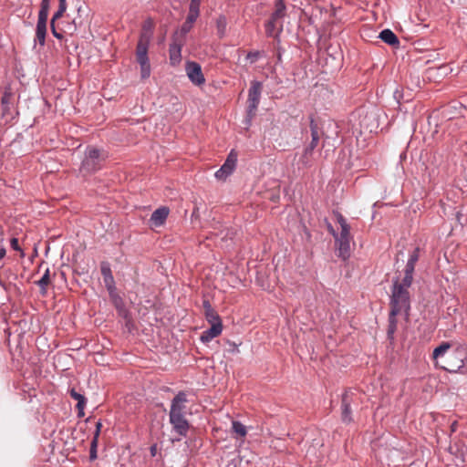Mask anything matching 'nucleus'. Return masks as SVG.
<instances>
[{"mask_svg":"<svg viewBox=\"0 0 467 467\" xmlns=\"http://www.w3.org/2000/svg\"><path fill=\"white\" fill-rule=\"evenodd\" d=\"M420 257V248L416 247L409 255L404 269L397 271L392 279V292H407L411 287L415 265Z\"/></svg>","mask_w":467,"mask_h":467,"instance_id":"nucleus-1","label":"nucleus"},{"mask_svg":"<svg viewBox=\"0 0 467 467\" xmlns=\"http://www.w3.org/2000/svg\"><path fill=\"white\" fill-rule=\"evenodd\" d=\"M204 316L208 323L211 325L217 322H222L219 315L213 308L205 311Z\"/></svg>","mask_w":467,"mask_h":467,"instance_id":"nucleus-28","label":"nucleus"},{"mask_svg":"<svg viewBox=\"0 0 467 467\" xmlns=\"http://www.w3.org/2000/svg\"><path fill=\"white\" fill-rule=\"evenodd\" d=\"M76 29H77V26H76V25H75V24H73L72 26H68V33H69L70 35H72V34L76 31Z\"/></svg>","mask_w":467,"mask_h":467,"instance_id":"nucleus-46","label":"nucleus"},{"mask_svg":"<svg viewBox=\"0 0 467 467\" xmlns=\"http://www.w3.org/2000/svg\"><path fill=\"white\" fill-rule=\"evenodd\" d=\"M101 274L104 277V281L108 286V289L110 290V285L113 283V276L111 274V269L108 263L103 262L100 266Z\"/></svg>","mask_w":467,"mask_h":467,"instance_id":"nucleus-22","label":"nucleus"},{"mask_svg":"<svg viewBox=\"0 0 467 467\" xmlns=\"http://www.w3.org/2000/svg\"><path fill=\"white\" fill-rule=\"evenodd\" d=\"M260 56L259 51H251L246 55V59L250 60L251 63H254Z\"/></svg>","mask_w":467,"mask_h":467,"instance_id":"nucleus-40","label":"nucleus"},{"mask_svg":"<svg viewBox=\"0 0 467 467\" xmlns=\"http://www.w3.org/2000/svg\"><path fill=\"white\" fill-rule=\"evenodd\" d=\"M140 66L141 78H148L150 75V65L149 58L137 60Z\"/></svg>","mask_w":467,"mask_h":467,"instance_id":"nucleus-25","label":"nucleus"},{"mask_svg":"<svg viewBox=\"0 0 467 467\" xmlns=\"http://www.w3.org/2000/svg\"><path fill=\"white\" fill-rule=\"evenodd\" d=\"M267 23H272L273 25L278 26V33L283 31V20L276 18L271 15Z\"/></svg>","mask_w":467,"mask_h":467,"instance_id":"nucleus-39","label":"nucleus"},{"mask_svg":"<svg viewBox=\"0 0 467 467\" xmlns=\"http://www.w3.org/2000/svg\"><path fill=\"white\" fill-rule=\"evenodd\" d=\"M354 392L348 390L342 395L341 400V418L344 422L349 423L352 421L351 417V402L353 400Z\"/></svg>","mask_w":467,"mask_h":467,"instance_id":"nucleus-13","label":"nucleus"},{"mask_svg":"<svg viewBox=\"0 0 467 467\" xmlns=\"http://www.w3.org/2000/svg\"><path fill=\"white\" fill-rule=\"evenodd\" d=\"M169 215V209L167 207H160L156 209L150 216L151 223L158 227L162 225Z\"/></svg>","mask_w":467,"mask_h":467,"instance_id":"nucleus-17","label":"nucleus"},{"mask_svg":"<svg viewBox=\"0 0 467 467\" xmlns=\"http://www.w3.org/2000/svg\"><path fill=\"white\" fill-rule=\"evenodd\" d=\"M309 119H310L309 127H310V131H311V141L308 145L316 149V147L318 145L320 136L323 134V131L318 127V125L316 123V121L312 116Z\"/></svg>","mask_w":467,"mask_h":467,"instance_id":"nucleus-19","label":"nucleus"},{"mask_svg":"<svg viewBox=\"0 0 467 467\" xmlns=\"http://www.w3.org/2000/svg\"><path fill=\"white\" fill-rule=\"evenodd\" d=\"M314 150H315V148H313L309 145L305 148L304 152H303L302 156L300 157V162L303 165H305V166L310 165Z\"/></svg>","mask_w":467,"mask_h":467,"instance_id":"nucleus-26","label":"nucleus"},{"mask_svg":"<svg viewBox=\"0 0 467 467\" xmlns=\"http://www.w3.org/2000/svg\"><path fill=\"white\" fill-rule=\"evenodd\" d=\"M184 44L183 39H179L177 36H173L172 42L170 45L169 54L171 64L178 65L182 60V47Z\"/></svg>","mask_w":467,"mask_h":467,"instance_id":"nucleus-12","label":"nucleus"},{"mask_svg":"<svg viewBox=\"0 0 467 467\" xmlns=\"http://www.w3.org/2000/svg\"><path fill=\"white\" fill-rule=\"evenodd\" d=\"M200 15L199 11L189 9V14L187 16L186 21L188 25L192 26V24L196 21Z\"/></svg>","mask_w":467,"mask_h":467,"instance_id":"nucleus-35","label":"nucleus"},{"mask_svg":"<svg viewBox=\"0 0 467 467\" xmlns=\"http://www.w3.org/2000/svg\"><path fill=\"white\" fill-rule=\"evenodd\" d=\"M100 152L97 149H89L86 152V157L82 161V169L88 172H93L99 169Z\"/></svg>","mask_w":467,"mask_h":467,"instance_id":"nucleus-8","label":"nucleus"},{"mask_svg":"<svg viewBox=\"0 0 467 467\" xmlns=\"http://www.w3.org/2000/svg\"><path fill=\"white\" fill-rule=\"evenodd\" d=\"M98 443H99V441H97V438H93L91 441L90 449H89V460L90 461H94L98 458V454H97Z\"/></svg>","mask_w":467,"mask_h":467,"instance_id":"nucleus-32","label":"nucleus"},{"mask_svg":"<svg viewBox=\"0 0 467 467\" xmlns=\"http://www.w3.org/2000/svg\"><path fill=\"white\" fill-rule=\"evenodd\" d=\"M202 0H191L190 7L191 10H196L200 12V5Z\"/></svg>","mask_w":467,"mask_h":467,"instance_id":"nucleus-42","label":"nucleus"},{"mask_svg":"<svg viewBox=\"0 0 467 467\" xmlns=\"http://www.w3.org/2000/svg\"><path fill=\"white\" fill-rule=\"evenodd\" d=\"M150 453L152 456L155 455V453H156V446L155 445L150 447Z\"/></svg>","mask_w":467,"mask_h":467,"instance_id":"nucleus-48","label":"nucleus"},{"mask_svg":"<svg viewBox=\"0 0 467 467\" xmlns=\"http://www.w3.org/2000/svg\"><path fill=\"white\" fill-rule=\"evenodd\" d=\"M11 93L8 90H5L4 92L3 97L1 98V104L3 108L2 116L6 117L9 114L10 109V99H11Z\"/></svg>","mask_w":467,"mask_h":467,"instance_id":"nucleus-24","label":"nucleus"},{"mask_svg":"<svg viewBox=\"0 0 467 467\" xmlns=\"http://www.w3.org/2000/svg\"><path fill=\"white\" fill-rule=\"evenodd\" d=\"M202 306H203L204 312L207 311L208 309L213 308L212 305L210 304V302L208 300H203Z\"/></svg>","mask_w":467,"mask_h":467,"instance_id":"nucleus-45","label":"nucleus"},{"mask_svg":"<svg viewBox=\"0 0 467 467\" xmlns=\"http://www.w3.org/2000/svg\"><path fill=\"white\" fill-rule=\"evenodd\" d=\"M50 27H51V32L53 34V36L57 38V39H62L63 38V35L62 33L58 32L56 28V26H55V22H53V20L51 19V23H50Z\"/></svg>","mask_w":467,"mask_h":467,"instance_id":"nucleus-41","label":"nucleus"},{"mask_svg":"<svg viewBox=\"0 0 467 467\" xmlns=\"http://www.w3.org/2000/svg\"><path fill=\"white\" fill-rule=\"evenodd\" d=\"M467 365V348L459 346L448 353L440 368L451 372H462V368Z\"/></svg>","mask_w":467,"mask_h":467,"instance_id":"nucleus-3","label":"nucleus"},{"mask_svg":"<svg viewBox=\"0 0 467 467\" xmlns=\"http://www.w3.org/2000/svg\"><path fill=\"white\" fill-rule=\"evenodd\" d=\"M267 23H272L273 25L278 26V33L283 31V20L276 18L271 15Z\"/></svg>","mask_w":467,"mask_h":467,"instance_id":"nucleus-38","label":"nucleus"},{"mask_svg":"<svg viewBox=\"0 0 467 467\" xmlns=\"http://www.w3.org/2000/svg\"><path fill=\"white\" fill-rule=\"evenodd\" d=\"M68 392H69L70 397L78 401V403H77L78 416L79 418L83 417L85 415L84 409L87 404V399L85 398V396L83 394L77 391L74 388L70 389L68 390Z\"/></svg>","mask_w":467,"mask_h":467,"instance_id":"nucleus-18","label":"nucleus"},{"mask_svg":"<svg viewBox=\"0 0 467 467\" xmlns=\"http://www.w3.org/2000/svg\"><path fill=\"white\" fill-rule=\"evenodd\" d=\"M217 28L220 36L222 37L224 35L226 28V19L224 16H221L217 20Z\"/></svg>","mask_w":467,"mask_h":467,"instance_id":"nucleus-34","label":"nucleus"},{"mask_svg":"<svg viewBox=\"0 0 467 467\" xmlns=\"http://www.w3.org/2000/svg\"><path fill=\"white\" fill-rule=\"evenodd\" d=\"M451 344L449 342H442L440 346L434 348L432 352V358L436 361V365L440 366L439 359L448 355V351L451 348Z\"/></svg>","mask_w":467,"mask_h":467,"instance_id":"nucleus-21","label":"nucleus"},{"mask_svg":"<svg viewBox=\"0 0 467 467\" xmlns=\"http://www.w3.org/2000/svg\"><path fill=\"white\" fill-rule=\"evenodd\" d=\"M285 5L284 0H275V11L272 13V16L283 20L285 16Z\"/></svg>","mask_w":467,"mask_h":467,"instance_id":"nucleus-23","label":"nucleus"},{"mask_svg":"<svg viewBox=\"0 0 467 467\" xmlns=\"http://www.w3.org/2000/svg\"><path fill=\"white\" fill-rule=\"evenodd\" d=\"M6 251L5 247L0 248V260L5 256Z\"/></svg>","mask_w":467,"mask_h":467,"instance_id":"nucleus-47","label":"nucleus"},{"mask_svg":"<svg viewBox=\"0 0 467 467\" xmlns=\"http://www.w3.org/2000/svg\"><path fill=\"white\" fill-rule=\"evenodd\" d=\"M50 283L49 270L47 269L43 276L37 281L39 286L43 289H47V285Z\"/></svg>","mask_w":467,"mask_h":467,"instance_id":"nucleus-33","label":"nucleus"},{"mask_svg":"<svg viewBox=\"0 0 467 467\" xmlns=\"http://www.w3.org/2000/svg\"><path fill=\"white\" fill-rule=\"evenodd\" d=\"M223 331L222 322L212 324L211 327L203 331L201 335V341L208 343L214 337H218Z\"/></svg>","mask_w":467,"mask_h":467,"instance_id":"nucleus-15","label":"nucleus"},{"mask_svg":"<svg viewBox=\"0 0 467 467\" xmlns=\"http://www.w3.org/2000/svg\"><path fill=\"white\" fill-rule=\"evenodd\" d=\"M237 155L231 151L222 167L216 171L214 176L218 180H225L235 169Z\"/></svg>","mask_w":467,"mask_h":467,"instance_id":"nucleus-9","label":"nucleus"},{"mask_svg":"<svg viewBox=\"0 0 467 467\" xmlns=\"http://www.w3.org/2000/svg\"><path fill=\"white\" fill-rule=\"evenodd\" d=\"M379 37L386 44L396 47L400 44L398 36L390 29H384L379 33Z\"/></svg>","mask_w":467,"mask_h":467,"instance_id":"nucleus-20","label":"nucleus"},{"mask_svg":"<svg viewBox=\"0 0 467 467\" xmlns=\"http://www.w3.org/2000/svg\"><path fill=\"white\" fill-rule=\"evenodd\" d=\"M185 70L189 79L196 86H202L205 83V78L202 74L200 64L194 61H188Z\"/></svg>","mask_w":467,"mask_h":467,"instance_id":"nucleus-7","label":"nucleus"},{"mask_svg":"<svg viewBox=\"0 0 467 467\" xmlns=\"http://www.w3.org/2000/svg\"><path fill=\"white\" fill-rule=\"evenodd\" d=\"M150 36L147 33H141L140 36L139 42L137 44L136 48V57L137 60L140 59H147L148 57V48L150 45Z\"/></svg>","mask_w":467,"mask_h":467,"instance_id":"nucleus-14","label":"nucleus"},{"mask_svg":"<svg viewBox=\"0 0 467 467\" xmlns=\"http://www.w3.org/2000/svg\"><path fill=\"white\" fill-rule=\"evenodd\" d=\"M389 304L390 316L396 317L398 315H402L407 321L409 320L410 310L409 294H391Z\"/></svg>","mask_w":467,"mask_h":467,"instance_id":"nucleus-5","label":"nucleus"},{"mask_svg":"<svg viewBox=\"0 0 467 467\" xmlns=\"http://www.w3.org/2000/svg\"><path fill=\"white\" fill-rule=\"evenodd\" d=\"M112 303L114 304L115 307L117 308L119 315L122 317L124 319L129 320L130 319V312L124 303L123 298L120 296L119 294H109Z\"/></svg>","mask_w":467,"mask_h":467,"instance_id":"nucleus-16","label":"nucleus"},{"mask_svg":"<svg viewBox=\"0 0 467 467\" xmlns=\"http://www.w3.org/2000/svg\"><path fill=\"white\" fill-rule=\"evenodd\" d=\"M265 34L271 37H277L280 33H278V26L273 25L272 23H265Z\"/></svg>","mask_w":467,"mask_h":467,"instance_id":"nucleus-31","label":"nucleus"},{"mask_svg":"<svg viewBox=\"0 0 467 467\" xmlns=\"http://www.w3.org/2000/svg\"><path fill=\"white\" fill-rule=\"evenodd\" d=\"M10 245H11L12 249H14L15 251L20 252L21 257L25 256V254H24L23 250L21 249V247H20V245L18 244V239L17 238L13 237L10 240Z\"/></svg>","mask_w":467,"mask_h":467,"instance_id":"nucleus-37","label":"nucleus"},{"mask_svg":"<svg viewBox=\"0 0 467 467\" xmlns=\"http://www.w3.org/2000/svg\"><path fill=\"white\" fill-rule=\"evenodd\" d=\"M397 330V319L396 317L390 316L389 317V326L387 330L388 338L390 340L394 339V334Z\"/></svg>","mask_w":467,"mask_h":467,"instance_id":"nucleus-27","label":"nucleus"},{"mask_svg":"<svg viewBox=\"0 0 467 467\" xmlns=\"http://www.w3.org/2000/svg\"><path fill=\"white\" fill-rule=\"evenodd\" d=\"M50 7V0H42L36 28V38L40 46H45L47 35V24Z\"/></svg>","mask_w":467,"mask_h":467,"instance_id":"nucleus-6","label":"nucleus"},{"mask_svg":"<svg viewBox=\"0 0 467 467\" xmlns=\"http://www.w3.org/2000/svg\"><path fill=\"white\" fill-rule=\"evenodd\" d=\"M169 420L175 433L181 437L187 436L190 424L185 415H169Z\"/></svg>","mask_w":467,"mask_h":467,"instance_id":"nucleus-10","label":"nucleus"},{"mask_svg":"<svg viewBox=\"0 0 467 467\" xmlns=\"http://www.w3.org/2000/svg\"><path fill=\"white\" fill-rule=\"evenodd\" d=\"M192 26L188 25L187 22H184L183 25L181 27L180 35L176 33L174 36H177L179 39H183L185 35L192 29Z\"/></svg>","mask_w":467,"mask_h":467,"instance_id":"nucleus-36","label":"nucleus"},{"mask_svg":"<svg viewBox=\"0 0 467 467\" xmlns=\"http://www.w3.org/2000/svg\"><path fill=\"white\" fill-rule=\"evenodd\" d=\"M101 427H102V423L99 420L96 423V430H95L94 436H93V438H97V441H99V434H100Z\"/></svg>","mask_w":467,"mask_h":467,"instance_id":"nucleus-43","label":"nucleus"},{"mask_svg":"<svg viewBox=\"0 0 467 467\" xmlns=\"http://www.w3.org/2000/svg\"><path fill=\"white\" fill-rule=\"evenodd\" d=\"M327 230L328 232L333 235V237L335 238L336 235L337 234V233L335 231V229L333 228L332 224L330 223H327Z\"/></svg>","mask_w":467,"mask_h":467,"instance_id":"nucleus-44","label":"nucleus"},{"mask_svg":"<svg viewBox=\"0 0 467 467\" xmlns=\"http://www.w3.org/2000/svg\"><path fill=\"white\" fill-rule=\"evenodd\" d=\"M233 431L241 437H244L247 433L246 427L240 421L234 420L232 423Z\"/></svg>","mask_w":467,"mask_h":467,"instance_id":"nucleus-29","label":"nucleus"},{"mask_svg":"<svg viewBox=\"0 0 467 467\" xmlns=\"http://www.w3.org/2000/svg\"><path fill=\"white\" fill-rule=\"evenodd\" d=\"M262 88L263 86L260 81L254 80L251 82V86L248 90V106L245 118V122L247 125H250L252 119L255 116V112L260 102Z\"/></svg>","mask_w":467,"mask_h":467,"instance_id":"nucleus-4","label":"nucleus"},{"mask_svg":"<svg viewBox=\"0 0 467 467\" xmlns=\"http://www.w3.org/2000/svg\"><path fill=\"white\" fill-rule=\"evenodd\" d=\"M58 278L63 279V274H60Z\"/></svg>","mask_w":467,"mask_h":467,"instance_id":"nucleus-49","label":"nucleus"},{"mask_svg":"<svg viewBox=\"0 0 467 467\" xmlns=\"http://www.w3.org/2000/svg\"><path fill=\"white\" fill-rule=\"evenodd\" d=\"M187 395L184 391H179L171 400L169 415H185Z\"/></svg>","mask_w":467,"mask_h":467,"instance_id":"nucleus-11","label":"nucleus"},{"mask_svg":"<svg viewBox=\"0 0 467 467\" xmlns=\"http://www.w3.org/2000/svg\"><path fill=\"white\" fill-rule=\"evenodd\" d=\"M58 2H59L58 9L57 10V12H55V14L52 16L53 22H56V20L59 19L67 10L66 0H58Z\"/></svg>","mask_w":467,"mask_h":467,"instance_id":"nucleus-30","label":"nucleus"},{"mask_svg":"<svg viewBox=\"0 0 467 467\" xmlns=\"http://www.w3.org/2000/svg\"><path fill=\"white\" fill-rule=\"evenodd\" d=\"M337 219L341 231L335 237V244L338 257L347 260L350 256V242L352 240L350 226L342 214L337 213Z\"/></svg>","mask_w":467,"mask_h":467,"instance_id":"nucleus-2","label":"nucleus"}]
</instances>
